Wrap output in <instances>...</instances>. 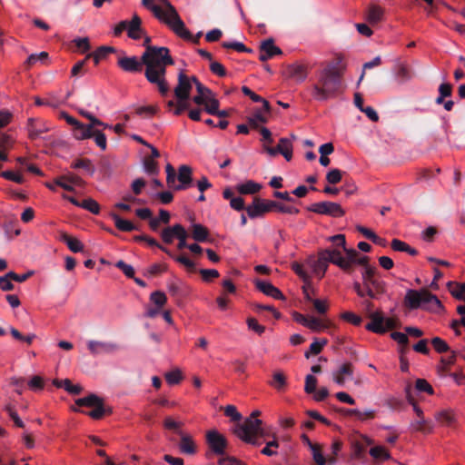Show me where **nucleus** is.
I'll use <instances>...</instances> for the list:
<instances>
[{
    "instance_id": "1",
    "label": "nucleus",
    "mask_w": 465,
    "mask_h": 465,
    "mask_svg": "<svg viewBox=\"0 0 465 465\" xmlns=\"http://www.w3.org/2000/svg\"><path fill=\"white\" fill-rule=\"evenodd\" d=\"M150 42L151 38L145 36L143 42L145 51L142 54V60L145 65L144 76L150 84L157 86L162 96H166L170 91L165 78L166 68L168 65H173L174 61L167 47L151 45Z\"/></svg>"
},
{
    "instance_id": "2",
    "label": "nucleus",
    "mask_w": 465,
    "mask_h": 465,
    "mask_svg": "<svg viewBox=\"0 0 465 465\" xmlns=\"http://www.w3.org/2000/svg\"><path fill=\"white\" fill-rule=\"evenodd\" d=\"M346 69L342 56L322 64L316 72V81L312 87V95L317 101H326L334 97L341 89L342 77Z\"/></svg>"
},
{
    "instance_id": "3",
    "label": "nucleus",
    "mask_w": 465,
    "mask_h": 465,
    "mask_svg": "<svg viewBox=\"0 0 465 465\" xmlns=\"http://www.w3.org/2000/svg\"><path fill=\"white\" fill-rule=\"evenodd\" d=\"M260 415V411H253L250 417L246 418L242 423L235 424L233 433L246 443L260 445L258 438H263L266 436V432L262 427V420L257 419Z\"/></svg>"
},
{
    "instance_id": "4",
    "label": "nucleus",
    "mask_w": 465,
    "mask_h": 465,
    "mask_svg": "<svg viewBox=\"0 0 465 465\" xmlns=\"http://www.w3.org/2000/svg\"><path fill=\"white\" fill-rule=\"evenodd\" d=\"M404 303L411 310L418 309L420 306L432 312L443 309V306L437 296L430 293L426 289H422L420 291L408 290L404 298Z\"/></svg>"
},
{
    "instance_id": "5",
    "label": "nucleus",
    "mask_w": 465,
    "mask_h": 465,
    "mask_svg": "<svg viewBox=\"0 0 465 465\" xmlns=\"http://www.w3.org/2000/svg\"><path fill=\"white\" fill-rule=\"evenodd\" d=\"M75 404L79 407H93L94 410L86 412V414L94 420H100L106 412H111V409L106 410L104 408L103 399L94 393L77 399Z\"/></svg>"
},
{
    "instance_id": "6",
    "label": "nucleus",
    "mask_w": 465,
    "mask_h": 465,
    "mask_svg": "<svg viewBox=\"0 0 465 465\" xmlns=\"http://www.w3.org/2000/svg\"><path fill=\"white\" fill-rule=\"evenodd\" d=\"M171 15H164L161 19L179 37L184 40H190L192 38V34L185 27L183 21L181 19L179 14L177 13L175 8H171Z\"/></svg>"
},
{
    "instance_id": "7",
    "label": "nucleus",
    "mask_w": 465,
    "mask_h": 465,
    "mask_svg": "<svg viewBox=\"0 0 465 465\" xmlns=\"http://www.w3.org/2000/svg\"><path fill=\"white\" fill-rule=\"evenodd\" d=\"M206 441L210 448V450L205 453L207 458H211L213 454L222 456L225 453L227 440L217 430H209L206 434Z\"/></svg>"
},
{
    "instance_id": "8",
    "label": "nucleus",
    "mask_w": 465,
    "mask_h": 465,
    "mask_svg": "<svg viewBox=\"0 0 465 465\" xmlns=\"http://www.w3.org/2000/svg\"><path fill=\"white\" fill-rule=\"evenodd\" d=\"M307 210L318 214L329 215L334 218L341 217L345 214L341 204L333 202L315 203L308 206Z\"/></svg>"
},
{
    "instance_id": "9",
    "label": "nucleus",
    "mask_w": 465,
    "mask_h": 465,
    "mask_svg": "<svg viewBox=\"0 0 465 465\" xmlns=\"http://www.w3.org/2000/svg\"><path fill=\"white\" fill-rule=\"evenodd\" d=\"M275 201L263 200L255 197L252 203L246 207V212L251 219L263 216L266 213L274 211Z\"/></svg>"
},
{
    "instance_id": "10",
    "label": "nucleus",
    "mask_w": 465,
    "mask_h": 465,
    "mask_svg": "<svg viewBox=\"0 0 465 465\" xmlns=\"http://www.w3.org/2000/svg\"><path fill=\"white\" fill-rule=\"evenodd\" d=\"M318 257L321 260L322 263L329 264V262L333 263L340 267L341 269H347L348 264L344 262V258L341 255V252L338 249H323L320 250L318 252Z\"/></svg>"
},
{
    "instance_id": "11",
    "label": "nucleus",
    "mask_w": 465,
    "mask_h": 465,
    "mask_svg": "<svg viewBox=\"0 0 465 465\" xmlns=\"http://www.w3.org/2000/svg\"><path fill=\"white\" fill-rule=\"evenodd\" d=\"M264 150L270 156H276L281 153L286 161H291L292 158V144L288 138H281L276 147L264 145Z\"/></svg>"
},
{
    "instance_id": "12",
    "label": "nucleus",
    "mask_w": 465,
    "mask_h": 465,
    "mask_svg": "<svg viewBox=\"0 0 465 465\" xmlns=\"http://www.w3.org/2000/svg\"><path fill=\"white\" fill-rule=\"evenodd\" d=\"M177 80V85L173 90L174 96L177 100H188L193 87L190 83V77H188L183 71H180Z\"/></svg>"
},
{
    "instance_id": "13",
    "label": "nucleus",
    "mask_w": 465,
    "mask_h": 465,
    "mask_svg": "<svg viewBox=\"0 0 465 465\" xmlns=\"http://www.w3.org/2000/svg\"><path fill=\"white\" fill-rule=\"evenodd\" d=\"M413 411L417 415V419L412 420L410 424V429L412 431H420L423 433H430L433 430L431 420H426L423 416V411L419 406H414Z\"/></svg>"
},
{
    "instance_id": "14",
    "label": "nucleus",
    "mask_w": 465,
    "mask_h": 465,
    "mask_svg": "<svg viewBox=\"0 0 465 465\" xmlns=\"http://www.w3.org/2000/svg\"><path fill=\"white\" fill-rule=\"evenodd\" d=\"M362 282L367 291V297L370 299H377L386 292V282L381 277L362 280Z\"/></svg>"
},
{
    "instance_id": "15",
    "label": "nucleus",
    "mask_w": 465,
    "mask_h": 465,
    "mask_svg": "<svg viewBox=\"0 0 465 465\" xmlns=\"http://www.w3.org/2000/svg\"><path fill=\"white\" fill-rule=\"evenodd\" d=\"M117 65L124 72L140 73L144 64L142 58L139 60L136 56H121L118 58Z\"/></svg>"
},
{
    "instance_id": "16",
    "label": "nucleus",
    "mask_w": 465,
    "mask_h": 465,
    "mask_svg": "<svg viewBox=\"0 0 465 465\" xmlns=\"http://www.w3.org/2000/svg\"><path fill=\"white\" fill-rule=\"evenodd\" d=\"M87 348L93 355L113 353L119 350V346L116 343L94 340L87 342Z\"/></svg>"
},
{
    "instance_id": "17",
    "label": "nucleus",
    "mask_w": 465,
    "mask_h": 465,
    "mask_svg": "<svg viewBox=\"0 0 465 465\" xmlns=\"http://www.w3.org/2000/svg\"><path fill=\"white\" fill-rule=\"evenodd\" d=\"M26 129L28 136L31 140L38 139L42 134L49 131L48 126L43 121L35 118H29L27 120Z\"/></svg>"
},
{
    "instance_id": "18",
    "label": "nucleus",
    "mask_w": 465,
    "mask_h": 465,
    "mask_svg": "<svg viewBox=\"0 0 465 465\" xmlns=\"http://www.w3.org/2000/svg\"><path fill=\"white\" fill-rule=\"evenodd\" d=\"M368 317L370 322L365 326L368 331L379 334L386 332L385 318L381 312H371Z\"/></svg>"
},
{
    "instance_id": "19",
    "label": "nucleus",
    "mask_w": 465,
    "mask_h": 465,
    "mask_svg": "<svg viewBox=\"0 0 465 465\" xmlns=\"http://www.w3.org/2000/svg\"><path fill=\"white\" fill-rule=\"evenodd\" d=\"M192 168L188 165H181L178 169V175L177 179L180 182L179 184L174 185L173 189L176 191H182L186 190L189 188L192 184L193 178H192Z\"/></svg>"
},
{
    "instance_id": "20",
    "label": "nucleus",
    "mask_w": 465,
    "mask_h": 465,
    "mask_svg": "<svg viewBox=\"0 0 465 465\" xmlns=\"http://www.w3.org/2000/svg\"><path fill=\"white\" fill-rule=\"evenodd\" d=\"M84 130H86V134H89L88 136L84 137H78L77 140H84V139H90L93 138L94 140L95 144L102 150L105 151L107 148V140L106 135L98 129H92V126H85Z\"/></svg>"
},
{
    "instance_id": "21",
    "label": "nucleus",
    "mask_w": 465,
    "mask_h": 465,
    "mask_svg": "<svg viewBox=\"0 0 465 465\" xmlns=\"http://www.w3.org/2000/svg\"><path fill=\"white\" fill-rule=\"evenodd\" d=\"M60 117L64 119L68 124L73 126V134L75 139H78V137H84L89 135L86 134V130H84L85 124L71 116L66 112H61Z\"/></svg>"
},
{
    "instance_id": "22",
    "label": "nucleus",
    "mask_w": 465,
    "mask_h": 465,
    "mask_svg": "<svg viewBox=\"0 0 465 465\" xmlns=\"http://www.w3.org/2000/svg\"><path fill=\"white\" fill-rule=\"evenodd\" d=\"M255 286L260 292H262L267 296H271L277 300L284 299V296L282 293V292L268 282L262 280H256Z\"/></svg>"
},
{
    "instance_id": "23",
    "label": "nucleus",
    "mask_w": 465,
    "mask_h": 465,
    "mask_svg": "<svg viewBox=\"0 0 465 465\" xmlns=\"http://www.w3.org/2000/svg\"><path fill=\"white\" fill-rule=\"evenodd\" d=\"M127 35L134 40H138L144 35V30L142 28V19L136 14L134 15L131 21H128Z\"/></svg>"
},
{
    "instance_id": "24",
    "label": "nucleus",
    "mask_w": 465,
    "mask_h": 465,
    "mask_svg": "<svg viewBox=\"0 0 465 465\" xmlns=\"http://www.w3.org/2000/svg\"><path fill=\"white\" fill-rule=\"evenodd\" d=\"M353 374V365L351 362L343 363L339 370L333 373V381L340 386H343L346 378H351Z\"/></svg>"
},
{
    "instance_id": "25",
    "label": "nucleus",
    "mask_w": 465,
    "mask_h": 465,
    "mask_svg": "<svg viewBox=\"0 0 465 465\" xmlns=\"http://www.w3.org/2000/svg\"><path fill=\"white\" fill-rule=\"evenodd\" d=\"M178 434L181 436L179 449L181 452L187 455H193L196 453V445L190 435L179 431Z\"/></svg>"
},
{
    "instance_id": "26",
    "label": "nucleus",
    "mask_w": 465,
    "mask_h": 465,
    "mask_svg": "<svg viewBox=\"0 0 465 465\" xmlns=\"http://www.w3.org/2000/svg\"><path fill=\"white\" fill-rule=\"evenodd\" d=\"M287 73L289 77L294 78L299 82L304 81L308 75L306 65L302 64H290L287 67Z\"/></svg>"
},
{
    "instance_id": "27",
    "label": "nucleus",
    "mask_w": 465,
    "mask_h": 465,
    "mask_svg": "<svg viewBox=\"0 0 465 465\" xmlns=\"http://www.w3.org/2000/svg\"><path fill=\"white\" fill-rule=\"evenodd\" d=\"M111 217L114 222L115 227L121 232H133L139 230V227L128 220H124L117 213H112Z\"/></svg>"
},
{
    "instance_id": "28",
    "label": "nucleus",
    "mask_w": 465,
    "mask_h": 465,
    "mask_svg": "<svg viewBox=\"0 0 465 465\" xmlns=\"http://www.w3.org/2000/svg\"><path fill=\"white\" fill-rule=\"evenodd\" d=\"M60 240L64 242L73 252H80L84 249L83 243L78 239L70 236L66 232H61Z\"/></svg>"
},
{
    "instance_id": "29",
    "label": "nucleus",
    "mask_w": 465,
    "mask_h": 465,
    "mask_svg": "<svg viewBox=\"0 0 465 465\" xmlns=\"http://www.w3.org/2000/svg\"><path fill=\"white\" fill-rule=\"evenodd\" d=\"M209 236V231L208 229L200 224V223H193L192 225V238L199 242H204L208 240Z\"/></svg>"
},
{
    "instance_id": "30",
    "label": "nucleus",
    "mask_w": 465,
    "mask_h": 465,
    "mask_svg": "<svg viewBox=\"0 0 465 465\" xmlns=\"http://www.w3.org/2000/svg\"><path fill=\"white\" fill-rule=\"evenodd\" d=\"M236 189L241 194H254L260 192L262 185L252 180H248L244 183L238 184Z\"/></svg>"
},
{
    "instance_id": "31",
    "label": "nucleus",
    "mask_w": 465,
    "mask_h": 465,
    "mask_svg": "<svg viewBox=\"0 0 465 465\" xmlns=\"http://www.w3.org/2000/svg\"><path fill=\"white\" fill-rule=\"evenodd\" d=\"M115 49L111 46H100L97 48V50L94 53H90L85 56V60H88L90 58H93L95 64H98L100 61L106 57L108 54L114 53Z\"/></svg>"
},
{
    "instance_id": "32",
    "label": "nucleus",
    "mask_w": 465,
    "mask_h": 465,
    "mask_svg": "<svg viewBox=\"0 0 465 465\" xmlns=\"http://www.w3.org/2000/svg\"><path fill=\"white\" fill-rule=\"evenodd\" d=\"M383 14V8L376 5H371L369 7L367 21L371 25L378 24L380 21H381Z\"/></svg>"
},
{
    "instance_id": "33",
    "label": "nucleus",
    "mask_w": 465,
    "mask_h": 465,
    "mask_svg": "<svg viewBox=\"0 0 465 465\" xmlns=\"http://www.w3.org/2000/svg\"><path fill=\"white\" fill-rule=\"evenodd\" d=\"M391 247L395 252H404L411 256L418 254V251L416 249L412 248L408 243L399 239H393L391 242Z\"/></svg>"
},
{
    "instance_id": "34",
    "label": "nucleus",
    "mask_w": 465,
    "mask_h": 465,
    "mask_svg": "<svg viewBox=\"0 0 465 465\" xmlns=\"http://www.w3.org/2000/svg\"><path fill=\"white\" fill-rule=\"evenodd\" d=\"M448 289L455 299L465 302V283L449 282Z\"/></svg>"
},
{
    "instance_id": "35",
    "label": "nucleus",
    "mask_w": 465,
    "mask_h": 465,
    "mask_svg": "<svg viewBox=\"0 0 465 465\" xmlns=\"http://www.w3.org/2000/svg\"><path fill=\"white\" fill-rule=\"evenodd\" d=\"M260 50L267 53V56L273 57L277 54H282V50L274 45V41L272 38H269L264 40L260 46Z\"/></svg>"
},
{
    "instance_id": "36",
    "label": "nucleus",
    "mask_w": 465,
    "mask_h": 465,
    "mask_svg": "<svg viewBox=\"0 0 465 465\" xmlns=\"http://www.w3.org/2000/svg\"><path fill=\"white\" fill-rule=\"evenodd\" d=\"M72 167L74 169H84L90 175H93L95 172L94 165L92 163V161L87 158L77 159L75 162L72 163Z\"/></svg>"
},
{
    "instance_id": "37",
    "label": "nucleus",
    "mask_w": 465,
    "mask_h": 465,
    "mask_svg": "<svg viewBox=\"0 0 465 465\" xmlns=\"http://www.w3.org/2000/svg\"><path fill=\"white\" fill-rule=\"evenodd\" d=\"M330 325L331 323L329 322H324L320 319H317L313 316H310L306 327L312 330V331H321L324 329L329 328Z\"/></svg>"
},
{
    "instance_id": "38",
    "label": "nucleus",
    "mask_w": 465,
    "mask_h": 465,
    "mask_svg": "<svg viewBox=\"0 0 465 465\" xmlns=\"http://www.w3.org/2000/svg\"><path fill=\"white\" fill-rule=\"evenodd\" d=\"M346 254V258H344V262L348 264L347 269H342L346 272H351L352 271V264L356 262L357 257L359 256V252L354 249H342Z\"/></svg>"
},
{
    "instance_id": "39",
    "label": "nucleus",
    "mask_w": 465,
    "mask_h": 465,
    "mask_svg": "<svg viewBox=\"0 0 465 465\" xmlns=\"http://www.w3.org/2000/svg\"><path fill=\"white\" fill-rule=\"evenodd\" d=\"M270 385L277 391H282L286 386V377L282 371H277L272 375V381Z\"/></svg>"
},
{
    "instance_id": "40",
    "label": "nucleus",
    "mask_w": 465,
    "mask_h": 465,
    "mask_svg": "<svg viewBox=\"0 0 465 465\" xmlns=\"http://www.w3.org/2000/svg\"><path fill=\"white\" fill-rule=\"evenodd\" d=\"M268 122V118L262 114L260 109L256 110L252 116L248 117V124L253 129H258L259 123L266 124Z\"/></svg>"
},
{
    "instance_id": "41",
    "label": "nucleus",
    "mask_w": 465,
    "mask_h": 465,
    "mask_svg": "<svg viewBox=\"0 0 465 465\" xmlns=\"http://www.w3.org/2000/svg\"><path fill=\"white\" fill-rule=\"evenodd\" d=\"M327 342L328 341L326 339H322V341L315 339L314 341L310 345V350L305 352L304 356L308 359L311 354H319L323 347L327 344Z\"/></svg>"
},
{
    "instance_id": "42",
    "label": "nucleus",
    "mask_w": 465,
    "mask_h": 465,
    "mask_svg": "<svg viewBox=\"0 0 465 465\" xmlns=\"http://www.w3.org/2000/svg\"><path fill=\"white\" fill-rule=\"evenodd\" d=\"M171 258H173L176 262L183 265L188 271L194 272L195 270V263L191 261L186 255H174L172 252V255H169Z\"/></svg>"
},
{
    "instance_id": "43",
    "label": "nucleus",
    "mask_w": 465,
    "mask_h": 465,
    "mask_svg": "<svg viewBox=\"0 0 465 465\" xmlns=\"http://www.w3.org/2000/svg\"><path fill=\"white\" fill-rule=\"evenodd\" d=\"M150 301L156 307L162 309L165 305V303L167 302V298H166V295L164 294V292H163L161 291H155L151 293Z\"/></svg>"
},
{
    "instance_id": "44",
    "label": "nucleus",
    "mask_w": 465,
    "mask_h": 465,
    "mask_svg": "<svg viewBox=\"0 0 465 465\" xmlns=\"http://www.w3.org/2000/svg\"><path fill=\"white\" fill-rule=\"evenodd\" d=\"M204 105V111L208 113L209 114L214 115L217 112L220 103L219 101L213 96H208L206 99Z\"/></svg>"
},
{
    "instance_id": "45",
    "label": "nucleus",
    "mask_w": 465,
    "mask_h": 465,
    "mask_svg": "<svg viewBox=\"0 0 465 465\" xmlns=\"http://www.w3.org/2000/svg\"><path fill=\"white\" fill-rule=\"evenodd\" d=\"M396 75L398 78H400L401 83L409 81L412 78L411 70L404 64H398Z\"/></svg>"
},
{
    "instance_id": "46",
    "label": "nucleus",
    "mask_w": 465,
    "mask_h": 465,
    "mask_svg": "<svg viewBox=\"0 0 465 465\" xmlns=\"http://www.w3.org/2000/svg\"><path fill=\"white\" fill-rule=\"evenodd\" d=\"M312 459L317 465H325V456L322 453L321 445L311 446Z\"/></svg>"
},
{
    "instance_id": "47",
    "label": "nucleus",
    "mask_w": 465,
    "mask_h": 465,
    "mask_svg": "<svg viewBox=\"0 0 465 465\" xmlns=\"http://www.w3.org/2000/svg\"><path fill=\"white\" fill-rule=\"evenodd\" d=\"M370 455L375 460H389L390 453L381 446H375L370 450Z\"/></svg>"
},
{
    "instance_id": "48",
    "label": "nucleus",
    "mask_w": 465,
    "mask_h": 465,
    "mask_svg": "<svg viewBox=\"0 0 465 465\" xmlns=\"http://www.w3.org/2000/svg\"><path fill=\"white\" fill-rule=\"evenodd\" d=\"M80 207L89 211L90 213H92L94 214H98L100 213V205H99V203L95 200H94L92 198L84 199L81 203V206Z\"/></svg>"
},
{
    "instance_id": "49",
    "label": "nucleus",
    "mask_w": 465,
    "mask_h": 465,
    "mask_svg": "<svg viewBox=\"0 0 465 465\" xmlns=\"http://www.w3.org/2000/svg\"><path fill=\"white\" fill-rule=\"evenodd\" d=\"M431 344L434 350L439 352H446L450 351V347L447 342L440 337H434L431 339Z\"/></svg>"
},
{
    "instance_id": "50",
    "label": "nucleus",
    "mask_w": 465,
    "mask_h": 465,
    "mask_svg": "<svg viewBox=\"0 0 465 465\" xmlns=\"http://www.w3.org/2000/svg\"><path fill=\"white\" fill-rule=\"evenodd\" d=\"M175 236H176V234H175L174 225L166 227L161 232V238H162L163 242L167 244L172 243L173 242V239L175 238Z\"/></svg>"
},
{
    "instance_id": "51",
    "label": "nucleus",
    "mask_w": 465,
    "mask_h": 465,
    "mask_svg": "<svg viewBox=\"0 0 465 465\" xmlns=\"http://www.w3.org/2000/svg\"><path fill=\"white\" fill-rule=\"evenodd\" d=\"M144 170L149 174H158V163L153 158L145 157L143 160Z\"/></svg>"
},
{
    "instance_id": "52",
    "label": "nucleus",
    "mask_w": 465,
    "mask_h": 465,
    "mask_svg": "<svg viewBox=\"0 0 465 465\" xmlns=\"http://www.w3.org/2000/svg\"><path fill=\"white\" fill-rule=\"evenodd\" d=\"M415 388L420 392H427L430 395L434 393L432 386L424 379H417L415 382Z\"/></svg>"
},
{
    "instance_id": "53",
    "label": "nucleus",
    "mask_w": 465,
    "mask_h": 465,
    "mask_svg": "<svg viewBox=\"0 0 465 465\" xmlns=\"http://www.w3.org/2000/svg\"><path fill=\"white\" fill-rule=\"evenodd\" d=\"M274 211L282 213H288V214H297L300 213V210L294 206L291 205H285L282 203L275 201V206Z\"/></svg>"
},
{
    "instance_id": "54",
    "label": "nucleus",
    "mask_w": 465,
    "mask_h": 465,
    "mask_svg": "<svg viewBox=\"0 0 465 465\" xmlns=\"http://www.w3.org/2000/svg\"><path fill=\"white\" fill-rule=\"evenodd\" d=\"M73 43L81 53H85L91 49V45L88 37H79L73 40Z\"/></svg>"
},
{
    "instance_id": "55",
    "label": "nucleus",
    "mask_w": 465,
    "mask_h": 465,
    "mask_svg": "<svg viewBox=\"0 0 465 465\" xmlns=\"http://www.w3.org/2000/svg\"><path fill=\"white\" fill-rule=\"evenodd\" d=\"M115 267L118 268L119 270H121L126 277L131 278V279H133L134 277V267L130 264H127L124 261H122V260L118 261L115 263Z\"/></svg>"
},
{
    "instance_id": "56",
    "label": "nucleus",
    "mask_w": 465,
    "mask_h": 465,
    "mask_svg": "<svg viewBox=\"0 0 465 465\" xmlns=\"http://www.w3.org/2000/svg\"><path fill=\"white\" fill-rule=\"evenodd\" d=\"M183 379L182 372L176 369L165 374V380L170 385L178 384Z\"/></svg>"
},
{
    "instance_id": "57",
    "label": "nucleus",
    "mask_w": 465,
    "mask_h": 465,
    "mask_svg": "<svg viewBox=\"0 0 465 465\" xmlns=\"http://www.w3.org/2000/svg\"><path fill=\"white\" fill-rule=\"evenodd\" d=\"M223 48H231L237 52L252 53V49L246 47L242 43L240 42H223L222 44Z\"/></svg>"
},
{
    "instance_id": "58",
    "label": "nucleus",
    "mask_w": 465,
    "mask_h": 465,
    "mask_svg": "<svg viewBox=\"0 0 465 465\" xmlns=\"http://www.w3.org/2000/svg\"><path fill=\"white\" fill-rule=\"evenodd\" d=\"M342 172L339 169H331L326 174V180L331 184H336L341 181Z\"/></svg>"
},
{
    "instance_id": "59",
    "label": "nucleus",
    "mask_w": 465,
    "mask_h": 465,
    "mask_svg": "<svg viewBox=\"0 0 465 465\" xmlns=\"http://www.w3.org/2000/svg\"><path fill=\"white\" fill-rule=\"evenodd\" d=\"M224 415L230 417L233 421H239L242 420V414L237 411L234 405H227L224 407Z\"/></svg>"
},
{
    "instance_id": "60",
    "label": "nucleus",
    "mask_w": 465,
    "mask_h": 465,
    "mask_svg": "<svg viewBox=\"0 0 465 465\" xmlns=\"http://www.w3.org/2000/svg\"><path fill=\"white\" fill-rule=\"evenodd\" d=\"M64 389L73 395H78L82 392L83 388L79 384H73L69 379L63 380Z\"/></svg>"
},
{
    "instance_id": "61",
    "label": "nucleus",
    "mask_w": 465,
    "mask_h": 465,
    "mask_svg": "<svg viewBox=\"0 0 465 465\" xmlns=\"http://www.w3.org/2000/svg\"><path fill=\"white\" fill-rule=\"evenodd\" d=\"M317 386V379L312 374H308L305 377L304 391L306 393L311 394L315 392Z\"/></svg>"
},
{
    "instance_id": "62",
    "label": "nucleus",
    "mask_w": 465,
    "mask_h": 465,
    "mask_svg": "<svg viewBox=\"0 0 465 465\" xmlns=\"http://www.w3.org/2000/svg\"><path fill=\"white\" fill-rule=\"evenodd\" d=\"M248 328L259 335H262L265 331V327L261 325L255 318L249 317L246 321Z\"/></svg>"
},
{
    "instance_id": "63",
    "label": "nucleus",
    "mask_w": 465,
    "mask_h": 465,
    "mask_svg": "<svg viewBox=\"0 0 465 465\" xmlns=\"http://www.w3.org/2000/svg\"><path fill=\"white\" fill-rule=\"evenodd\" d=\"M5 411L8 413V415L10 416V418L13 420V421L15 422V424L17 427H19V428L25 427V423L19 418L18 414L16 413V411L13 409V407L10 404H7L5 407Z\"/></svg>"
},
{
    "instance_id": "64",
    "label": "nucleus",
    "mask_w": 465,
    "mask_h": 465,
    "mask_svg": "<svg viewBox=\"0 0 465 465\" xmlns=\"http://www.w3.org/2000/svg\"><path fill=\"white\" fill-rule=\"evenodd\" d=\"M380 277L381 275L378 272V269L371 265L364 268V270L361 272V280L374 279Z\"/></svg>"
}]
</instances>
